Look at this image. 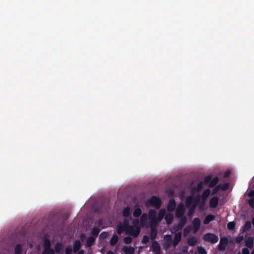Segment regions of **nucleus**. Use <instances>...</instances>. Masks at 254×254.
<instances>
[{"mask_svg": "<svg viewBox=\"0 0 254 254\" xmlns=\"http://www.w3.org/2000/svg\"><path fill=\"white\" fill-rule=\"evenodd\" d=\"M162 204V201L160 198L156 196H151L146 202V206H151L156 209H159Z\"/></svg>", "mask_w": 254, "mask_h": 254, "instance_id": "1", "label": "nucleus"}, {"mask_svg": "<svg viewBox=\"0 0 254 254\" xmlns=\"http://www.w3.org/2000/svg\"><path fill=\"white\" fill-rule=\"evenodd\" d=\"M129 225V222L128 219H125L123 222L119 223L117 227V233L121 235L124 232L126 233Z\"/></svg>", "mask_w": 254, "mask_h": 254, "instance_id": "2", "label": "nucleus"}, {"mask_svg": "<svg viewBox=\"0 0 254 254\" xmlns=\"http://www.w3.org/2000/svg\"><path fill=\"white\" fill-rule=\"evenodd\" d=\"M44 250L42 254H55L54 250L51 248V243L49 239H45L43 241Z\"/></svg>", "mask_w": 254, "mask_h": 254, "instance_id": "3", "label": "nucleus"}, {"mask_svg": "<svg viewBox=\"0 0 254 254\" xmlns=\"http://www.w3.org/2000/svg\"><path fill=\"white\" fill-rule=\"evenodd\" d=\"M203 240L205 242L214 244L218 242L219 238L213 233H207L203 236Z\"/></svg>", "mask_w": 254, "mask_h": 254, "instance_id": "4", "label": "nucleus"}, {"mask_svg": "<svg viewBox=\"0 0 254 254\" xmlns=\"http://www.w3.org/2000/svg\"><path fill=\"white\" fill-rule=\"evenodd\" d=\"M219 179L218 177H215L212 179V176L209 175L205 177L204 179V184H208V187L213 188L219 182Z\"/></svg>", "mask_w": 254, "mask_h": 254, "instance_id": "5", "label": "nucleus"}, {"mask_svg": "<svg viewBox=\"0 0 254 254\" xmlns=\"http://www.w3.org/2000/svg\"><path fill=\"white\" fill-rule=\"evenodd\" d=\"M163 240L164 241L162 243L163 248L165 250L167 251L173 245V242L172 236L168 234L165 235L163 238Z\"/></svg>", "mask_w": 254, "mask_h": 254, "instance_id": "6", "label": "nucleus"}, {"mask_svg": "<svg viewBox=\"0 0 254 254\" xmlns=\"http://www.w3.org/2000/svg\"><path fill=\"white\" fill-rule=\"evenodd\" d=\"M140 232V229L139 227L137 226L134 227L129 225L126 234L133 236V237H136L139 235Z\"/></svg>", "mask_w": 254, "mask_h": 254, "instance_id": "7", "label": "nucleus"}, {"mask_svg": "<svg viewBox=\"0 0 254 254\" xmlns=\"http://www.w3.org/2000/svg\"><path fill=\"white\" fill-rule=\"evenodd\" d=\"M186 208L184 205L180 203L178 205L176 210V216L178 218H181V217L184 216V214L185 213Z\"/></svg>", "mask_w": 254, "mask_h": 254, "instance_id": "8", "label": "nucleus"}, {"mask_svg": "<svg viewBox=\"0 0 254 254\" xmlns=\"http://www.w3.org/2000/svg\"><path fill=\"white\" fill-rule=\"evenodd\" d=\"M200 199V196L197 195L196 197H194L193 196H190L186 198V203L188 206H190L194 202L196 203L195 204H197Z\"/></svg>", "mask_w": 254, "mask_h": 254, "instance_id": "9", "label": "nucleus"}, {"mask_svg": "<svg viewBox=\"0 0 254 254\" xmlns=\"http://www.w3.org/2000/svg\"><path fill=\"white\" fill-rule=\"evenodd\" d=\"M228 244V239L226 237L221 238L218 249L219 251H223L226 249Z\"/></svg>", "mask_w": 254, "mask_h": 254, "instance_id": "10", "label": "nucleus"}, {"mask_svg": "<svg viewBox=\"0 0 254 254\" xmlns=\"http://www.w3.org/2000/svg\"><path fill=\"white\" fill-rule=\"evenodd\" d=\"M151 250L155 254H160L161 247L157 241H154L152 242Z\"/></svg>", "mask_w": 254, "mask_h": 254, "instance_id": "11", "label": "nucleus"}, {"mask_svg": "<svg viewBox=\"0 0 254 254\" xmlns=\"http://www.w3.org/2000/svg\"><path fill=\"white\" fill-rule=\"evenodd\" d=\"M200 220L198 218H195L192 221L193 233H196L199 229L200 227Z\"/></svg>", "mask_w": 254, "mask_h": 254, "instance_id": "12", "label": "nucleus"}, {"mask_svg": "<svg viewBox=\"0 0 254 254\" xmlns=\"http://www.w3.org/2000/svg\"><path fill=\"white\" fill-rule=\"evenodd\" d=\"M176 207V203L175 199L173 198H171L168 202L167 205V210L169 212H173L175 210Z\"/></svg>", "mask_w": 254, "mask_h": 254, "instance_id": "13", "label": "nucleus"}, {"mask_svg": "<svg viewBox=\"0 0 254 254\" xmlns=\"http://www.w3.org/2000/svg\"><path fill=\"white\" fill-rule=\"evenodd\" d=\"M182 239V233L181 232H177L175 234L174 240L173 241V245L174 247H176L180 242L181 241Z\"/></svg>", "mask_w": 254, "mask_h": 254, "instance_id": "14", "label": "nucleus"}, {"mask_svg": "<svg viewBox=\"0 0 254 254\" xmlns=\"http://www.w3.org/2000/svg\"><path fill=\"white\" fill-rule=\"evenodd\" d=\"M210 190L209 189H207L205 190L202 194L201 198L202 200V203L201 204L202 206H203L205 203V200L209 197L210 194Z\"/></svg>", "mask_w": 254, "mask_h": 254, "instance_id": "15", "label": "nucleus"}, {"mask_svg": "<svg viewBox=\"0 0 254 254\" xmlns=\"http://www.w3.org/2000/svg\"><path fill=\"white\" fill-rule=\"evenodd\" d=\"M219 202V198L217 196H214L210 200V206L211 208H215L217 207Z\"/></svg>", "mask_w": 254, "mask_h": 254, "instance_id": "16", "label": "nucleus"}, {"mask_svg": "<svg viewBox=\"0 0 254 254\" xmlns=\"http://www.w3.org/2000/svg\"><path fill=\"white\" fill-rule=\"evenodd\" d=\"M252 227V223L250 221H247L245 224L244 226L241 229L240 231L242 233L248 231L250 230Z\"/></svg>", "mask_w": 254, "mask_h": 254, "instance_id": "17", "label": "nucleus"}, {"mask_svg": "<svg viewBox=\"0 0 254 254\" xmlns=\"http://www.w3.org/2000/svg\"><path fill=\"white\" fill-rule=\"evenodd\" d=\"M96 239L93 236H89L86 240V245L87 247H91L95 244Z\"/></svg>", "mask_w": 254, "mask_h": 254, "instance_id": "18", "label": "nucleus"}, {"mask_svg": "<svg viewBox=\"0 0 254 254\" xmlns=\"http://www.w3.org/2000/svg\"><path fill=\"white\" fill-rule=\"evenodd\" d=\"M122 250L125 254H133L134 252V249L132 247L124 246Z\"/></svg>", "mask_w": 254, "mask_h": 254, "instance_id": "19", "label": "nucleus"}, {"mask_svg": "<svg viewBox=\"0 0 254 254\" xmlns=\"http://www.w3.org/2000/svg\"><path fill=\"white\" fill-rule=\"evenodd\" d=\"M157 235V230H156V229L154 227H151L150 228V239L153 241H155L154 240L156 239Z\"/></svg>", "mask_w": 254, "mask_h": 254, "instance_id": "20", "label": "nucleus"}, {"mask_svg": "<svg viewBox=\"0 0 254 254\" xmlns=\"http://www.w3.org/2000/svg\"><path fill=\"white\" fill-rule=\"evenodd\" d=\"M81 248V243L78 240L75 241L73 244V251L74 253H77Z\"/></svg>", "mask_w": 254, "mask_h": 254, "instance_id": "21", "label": "nucleus"}, {"mask_svg": "<svg viewBox=\"0 0 254 254\" xmlns=\"http://www.w3.org/2000/svg\"><path fill=\"white\" fill-rule=\"evenodd\" d=\"M215 218V216L212 214H208L207 215L203 221L204 224H208L211 221L214 220Z\"/></svg>", "mask_w": 254, "mask_h": 254, "instance_id": "22", "label": "nucleus"}, {"mask_svg": "<svg viewBox=\"0 0 254 254\" xmlns=\"http://www.w3.org/2000/svg\"><path fill=\"white\" fill-rule=\"evenodd\" d=\"M64 248L63 245L60 242H58L56 243L55 246V253H60L62 250H63Z\"/></svg>", "mask_w": 254, "mask_h": 254, "instance_id": "23", "label": "nucleus"}, {"mask_svg": "<svg viewBox=\"0 0 254 254\" xmlns=\"http://www.w3.org/2000/svg\"><path fill=\"white\" fill-rule=\"evenodd\" d=\"M131 215L130 208L129 207H125L123 211V216L125 217H129Z\"/></svg>", "mask_w": 254, "mask_h": 254, "instance_id": "24", "label": "nucleus"}, {"mask_svg": "<svg viewBox=\"0 0 254 254\" xmlns=\"http://www.w3.org/2000/svg\"><path fill=\"white\" fill-rule=\"evenodd\" d=\"M197 243V240L195 237L192 236L188 239V243L190 246H194Z\"/></svg>", "mask_w": 254, "mask_h": 254, "instance_id": "25", "label": "nucleus"}, {"mask_svg": "<svg viewBox=\"0 0 254 254\" xmlns=\"http://www.w3.org/2000/svg\"><path fill=\"white\" fill-rule=\"evenodd\" d=\"M166 214V210L164 208L161 209L158 214L157 219L160 221Z\"/></svg>", "mask_w": 254, "mask_h": 254, "instance_id": "26", "label": "nucleus"}, {"mask_svg": "<svg viewBox=\"0 0 254 254\" xmlns=\"http://www.w3.org/2000/svg\"><path fill=\"white\" fill-rule=\"evenodd\" d=\"M119 240V237L116 234H114L113 237H112L110 241V245L112 246H114L118 243V241Z\"/></svg>", "mask_w": 254, "mask_h": 254, "instance_id": "27", "label": "nucleus"}, {"mask_svg": "<svg viewBox=\"0 0 254 254\" xmlns=\"http://www.w3.org/2000/svg\"><path fill=\"white\" fill-rule=\"evenodd\" d=\"M173 218V215L172 213H167L165 217L166 223L168 224H170L172 223Z\"/></svg>", "mask_w": 254, "mask_h": 254, "instance_id": "28", "label": "nucleus"}, {"mask_svg": "<svg viewBox=\"0 0 254 254\" xmlns=\"http://www.w3.org/2000/svg\"><path fill=\"white\" fill-rule=\"evenodd\" d=\"M246 246L248 248H252L254 245V240L252 237L249 238L246 241L245 243Z\"/></svg>", "mask_w": 254, "mask_h": 254, "instance_id": "29", "label": "nucleus"}, {"mask_svg": "<svg viewBox=\"0 0 254 254\" xmlns=\"http://www.w3.org/2000/svg\"><path fill=\"white\" fill-rule=\"evenodd\" d=\"M14 254H21L22 252V245L17 244L14 247Z\"/></svg>", "mask_w": 254, "mask_h": 254, "instance_id": "30", "label": "nucleus"}, {"mask_svg": "<svg viewBox=\"0 0 254 254\" xmlns=\"http://www.w3.org/2000/svg\"><path fill=\"white\" fill-rule=\"evenodd\" d=\"M100 232V228L98 226L94 227L91 231V234L96 237Z\"/></svg>", "mask_w": 254, "mask_h": 254, "instance_id": "31", "label": "nucleus"}, {"mask_svg": "<svg viewBox=\"0 0 254 254\" xmlns=\"http://www.w3.org/2000/svg\"><path fill=\"white\" fill-rule=\"evenodd\" d=\"M187 218L186 216H183L181 217L179 221L180 229H181L187 223Z\"/></svg>", "mask_w": 254, "mask_h": 254, "instance_id": "32", "label": "nucleus"}, {"mask_svg": "<svg viewBox=\"0 0 254 254\" xmlns=\"http://www.w3.org/2000/svg\"><path fill=\"white\" fill-rule=\"evenodd\" d=\"M148 218L150 219L157 218L156 212L154 210H150L148 212Z\"/></svg>", "mask_w": 254, "mask_h": 254, "instance_id": "33", "label": "nucleus"}, {"mask_svg": "<svg viewBox=\"0 0 254 254\" xmlns=\"http://www.w3.org/2000/svg\"><path fill=\"white\" fill-rule=\"evenodd\" d=\"M147 218V214L145 213L143 214L140 218V224L141 225H144L146 222Z\"/></svg>", "mask_w": 254, "mask_h": 254, "instance_id": "34", "label": "nucleus"}, {"mask_svg": "<svg viewBox=\"0 0 254 254\" xmlns=\"http://www.w3.org/2000/svg\"><path fill=\"white\" fill-rule=\"evenodd\" d=\"M221 185L219 184L216 186L212 191V195H215L218 193V192L221 190Z\"/></svg>", "mask_w": 254, "mask_h": 254, "instance_id": "35", "label": "nucleus"}, {"mask_svg": "<svg viewBox=\"0 0 254 254\" xmlns=\"http://www.w3.org/2000/svg\"><path fill=\"white\" fill-rule=\"evenodd\" d=\"M141 209L140 208H137L134 210L133 215L136 217H138L141 214Z\"/></svg>", "mask_w": 254, "mask_h": 254, "instance_id": "36", "label": "nucleus"}, {"mask_svg": "<svg viewBox=\"0 0 254 254\" xmlns=\"http://www.w3.org/2000/svg\"><path fill=\"white\" fill-rule=\"evenodd\" d=\"M236 226V223L234 221L230 222L227 224V228L231 231L233 230Z\"/></svg>", "mask_w": 254, "mask_h": 254, "instance_id": "37", "label": "nucleus"}, {"mask_svg": "<svg viewBox=\"0 0 254 254\" xmlns=\"http://www.w3.org/2000/svg\"><path fill=\"white\" fill-rule=\"evenodd\" d=\"M196 206V204H193V205H192V206L190 208L188 213V215L189 216H190L193 214Z\"/></svg>", "mask_w": 254, "mask_h": 254, "instance_id": "38", "label": "nucleus"}, {"mask_svg": "<svg viewBox=\"0 0 254 254\" xmlns=\"http://www.w3.org/2000/svg\"><path fill=\"white\" fill-rule=\"evenodd\" d=\"M109 236V233L107 232H103L101 233L99 236L100 239H105L108 238Z\"/></svg>", "mask_w": 254, "mask_h": 254, "instance_id": "39", "label": "nucleus"}, {"mask_svg": "<svg viewBox=\"0 0 254 254\" xmlns=\"http://www.w3.org/2000/svg\"><path fill=\"white\" fill-rule=\"evenodd\" d=\"M191 231V228L190 226H188L187 227H186L184 229V231H183V235L185 237H186L188 235V234L190 233V232Z\"/></svg>", "mask_w": 254, "mask_h": 254, "instance_id": "40", "label": "nucleus"}, {"mask_svg": "<svg viewBox=\"0 0 254 254\" xmlns=\"http://www.w3.org/2000/svg\"><path fill=\"white\" fill-rule=\"evenodd\" d=\"M203 184H204V182H199L198 183V184H197V186H196V187L195 188V190H196V191H200L202 189Z\"/></svg>", "mask_w": 254, "mask_h": 254, "instance_id": "41", "label": "nucleus"}, {"mask_svg": "<svg viewBox=\"0 0 254 254\" xmlns=\"http://www.w3.org/2000/svg\"><path fill=\"white\" fill-rule=\"evenodd\" d=\"M132 241V239L130 237L127 236L124 238V242L126 244H129Z\"/></svg>", "mask_w": 254, "mask_h": 254, "instance_id": "42", "label": "nucleus"}, {"mask_svg": "<svg viewBox=\"0 0 254 254\" xmlns=\"http://www.w3.org/2000/svg\"><path fill=\"white\" fill-rule=\"evenodd\" d=\"M158 222H159V221L157 218L150 219L151 227H155L156 226Z\"/></svg>", "mask_w": 254, "mask_h": 254, "instance_id": "43", "label": "nucleus"}, {"mask_svg": "<svg viewBox=\"0 0 254 254\" xmlns=\"http://www.w3.org/2000/svg\"><path fill=\"white\" fill-rule=\"evenodd\" d=\"M149 241V238L147 235H144L141 240V243L143 244H146Z\"/></svg>", "mask_w": 254, "mask_h": 254, "instance_id": "44", "label": "nucleus"}, {"mask_svg": "<svg viewBox=\"0 0 254 254\" xmlns=\"http://www.w3.org/2000/svg\"><path fill=\"white\" fill-rule=\"evenodd\" d=\"M72 247L71 245L68 246L67 247L65 250V254H72Z\"/></svg>", "mask_w": 254, "mask_h": 254, "instance_id": "45", "label": "nucleus"}, {"mask_svg": "<svg viewBox=\"0 0 254 254\" xmlns=\"http://www.w3.org/2000/svg\"><path fill=\"white\" fill-rule=\"evenodd\" d=\"M198 252L200 254H207V252L205 249L201 247L198 249Z\"/></svg>", "mask_w": 254, "mask_h": 254, "instance_id": "46", "label": "nucleus"}, {"mask_svg": "<svg viewBox=\"0 0 254 254\" xmlns=\"http://www.w3.org/2000/svg\"><path fill=\"white\" fill-rule=\"evenodd\" d=\"M249 204L252 208H254V197L249 199Z\"/></svg>", "mask_w": 254, "mask_h": 254, "instance_id": "47", "label": "nucleus"}, {"mask_svg": "<svg viewBox=\"0 0 254 254\" xmlns=\"http://www.w3.org/2000/svg\"><path fill=\"white\" fill-rule=\"evenodd\" d=\"M229 187L228 183H225L223 185H221V190H225L228 189Z\"/></svg>", "mask_w": 254, "mask_h": 254, "instance_id": "48", "label": "nucleus"}, {"mask_svg": "<svg viewBox=\"0 0 254 254\" xmlns=\"http://www.w3.org/2000/svg\"><path fill=\"white\" fill-rule=\"evenodd\" d=\"M242 254H250V251L248 248H244L242 249Z\"/></svg>", "mask_w": 254, "mask_h": 254, "instance_id": "49", "label": "nucleus"}, {"mask_svg": "<svg viewBox=\"0 0 254 254\" xmlns=\"http://www.w3.org/2000/svg\"><path fill=\"white\" fill-rule=\"evenodd\" d=\"M244 237L243 236H240L236 239V242L237 243H241L244 240Z\"/></svg>", "mask_w": 254, "mask_h": 254, "instance_id": "50", "label": "nucleus"}, {"mask_svg": "<svg viewBox=\"0 0 254 254\" xmlns=\"http://www.w3.org/2000/svg\"><path fill=\"white\" fill-rule=\"evenodd\" d=\"M231 175V172L230 171H227L225 172L224 174V178H228Z\"/></svg>", "mask_w": 254, "mask_h": 254, "instance_id": "51", "label": "nucleus"}, {"mask_svg": "<svg viewBox=\"0 0 254 254\" xmlns=\"http://www.w3.org/2000/svg\"><path fill=\"white\" fill-rule=\"evenodd\" d=\"M248 196L249 197H253L254 196V190H251L248 194Z\"/></svg>", "mask_w": 254, "mask_h": 254, "instance_id": "52", "label": "nucleus"}, {"mask_svg": "<svg viewBox=\"0 0 254 254\" xmlns=\"http://www.w3.org/2000/svg\"><path fill=\"white\" fill-rule=\"evenodd\" d=\"M78 254H84V251L83 250H81L78 253Z\"/></svg>", "mask_w": 254, "mask_h": 254, "instance_id": "53", "label": "nucleus"}, {"mask_svg": "<svg viewBox=\"0 0 254 254\" xmlns=\"http://www.w3.org/2000/svg\"><path fill=\"white\" fill-rule=\"evenodd\" d=\"M136 223V224H138V220L137 219H134L133 220V223Z\"/></svg>", "mask_w": 254, "mask_h": 254, "instance_id": "54", "label": "nucleus"}, {"mask_svg": "<svg viewBox=\"0 0 254 254\" xmlns=\"http://www.w3.org/2000/svg\"><path fill=\"white\" fill-rule=\"evenodd\" d=\"M106 254H114V253L112 251H109Z\"/></svg>", "mask_w": 254, "mask_h": 254, "instance_id": "55", "label": "nucleus"}, {"mask_svg": "<svg viewBox=\"0 0 254 254\" xmlns=\"http://www.w3.org/2000/svg\"><path fill=\"white\" fill-rule=\"evenodd\" d=\"M252 223H253V224L254 226V217L253 218V219H252Z\"/></svg>", "mask_w": 254, "mask_h": 254, "instance_id": "56", "label": "nucleus"}, {"mask_svg": "<svg viewBox=\"0 0 254 254\" xmlns=\"http://www.w3.org/2000/svg\"><path fill=\"white\" fill-rule=\"evenodd\" d=\"M251 254H254V250L252 251Z\"/></svg>", "mask_w": 254, "mask_h": 254, "instance_id": "57", "label": "nucleus"}, {"mask_svg": "<svg viewBox=\"0 0 254 254\" xmlns=\"http://www.w3.org/2000/svg\"><path fill=\"white\" fill-rule=\"evenodd\" d=\"M238 254H241V253H239Z\"/></svg>", "mask_w": 254, "mask_h": 254, "instance_id": "58", "label": "nucleus"}]
</instances>
